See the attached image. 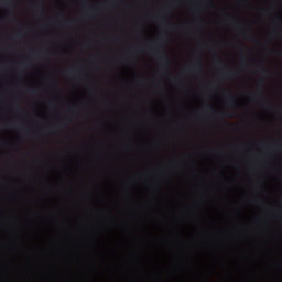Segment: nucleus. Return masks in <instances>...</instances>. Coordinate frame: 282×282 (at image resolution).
Instances as JSON below:
<instances>
[{
	"instance_id": "f257e3e1",
	"label": "nucleus",
	"mask_w": 282,
	"mask_h": 282,
	"mask_svg": "<svg viewBox=\"0 0 282 282\" xmlns=\"http://www.w3.org/2000/svg\"><path fill=\"white\" fill-rule=\"evenodd\" d=\"M197 68L202 69V61L200 59H197L195 62L194 67H193L194 72H196Z\"/></svg>"
},
{
	"instance_id": "f03ea898",
	"label": "nucleus",
	"mask_w": 282,
	"mask_h": 282,
	"mask_svg": "<svg viewBox=\"0 0 282 282\" xmlns=\"http://www.w3.org/2000/svg\"><path fill=\"white\" fill-rule=\"evenodd\" d=\"M226 78H234L235 77V72L229 70L228 73H225Z\"/></svg>"
},
{
	"instance_id": "7ed1b4c3",
	"label": "nucleus",
	"mask_w": 282,
	"mask_h": 282,
	"mask_svg": "<svg viewBox=\"0 0 282 282\" xmlns=\"http://www.w3.org/2000/svg\"><path fill=\"white\" fill-rule=\"evenodd\" d=\"M221 116H223V118H232L234 117L232 112H223Z\"/></svg>"
},
{
	"instance_id": "20e7f679",
	"label": "nucleus",
	"mask_w": 282,
	"mask_h": 282,
	"mask_svg": "<svg viewBox=\"0 0 282 282\" xmlns=\"http://www.w3.org/2000/svg\"><path fill=\"white\" fill-rule=\"evenodd\" d=\"M223 61H221V57H219V56H216V64L217 65H223Z\"/></svg>"
},
{
	"instance_id": "39448f33",
	"label": "nucleus",
	"mask_w": 282,
	"mask_h": 282,
	"mask_svg": "<svg viewBox=\"0 0 282 282\" xmlns=\"http://www.w3.org/2000/svg\"><path fill=\"white\" fill-rule=\"evenodd\" d=\"M160 61H165V63H169V59H166V55H160Z\"/></svg>"
},
{
	"instance_id": "423d86ee",
	"label": "nucleus",
	"mask_w": 282,
	"mask_h": 282,
	"mask_svg": "<svg viewBox=\"0 0 282 282\" xmlns=\"http://www.w3.org/2000/svg\"><path fill=\"white\" fill-rule=\"evenodd\" d=\"M228 96H229V98L231 99V100H230V104H231V105H235V97H232L231 94H228Z\"/></svg>"
},
{
	"instance_id": "0eeeda50",
	"label": "nucleus",
	"mask_w": 282,
	"mask_h": 282,
	"mask_svg": "<svg viewBox=\"0 0 282 282\" xmlns=\"http://www.w3.org/2000/svg\"><path fill=\"white\" fill-rule=\"evenodd\" d=\"M263 74H268V69L261 68V75L263 76Z\"/></svg>"
},
{
	"instance_id": "6e6552de",
	"label": "nucleus",
	"mask_w": 282,
	"mask_h": 282,
	"mask_svg": "<svg viewBox=\"0 0 282 282\" xmlns=\"http://www.w3.org/2000/svg\"><path fill=\"white\" fill-rule=\"evenodd\" d=\"M30 94H36V89H30Z\"/></svg>"
},
{
	"instance_id": "1a4fd4ad",
	"label": "nucleus",
	"mask_w": 282,
	"mask_h": 282,
	"mask_svg": "<svg viewBox=\"0 0 282 282\" xmlns=\"http://www.w3.org/2000/svg\"><path fill=\"white\" fill-rule=\"evenodd\" d=\"M242 36H245V37L248 36V32L243 31Z\"/></svg>"
},
{
	"instance_id": "9d476101",
	"label": "nucleus",
	"mask_w": 282,
	"mask_h": 282,
	"mask_svg": "<svg viewBox=\"0 0 282 282\" xmlns=\"http://www.w3.org/2000/svg\"><path fill=\"white\" fill-rule=\"evenodd\" d=\"M70 23H72V21H70V20H68V21L66 22V24H67V25H69Z\"/></svg>"
},
{
	"instance_id": "9b49d317",
	"label": "nucleus",
	"mask_w": 282,
	"mask_h": 282,
	"mask_svg": "<svg viewBox=\"0 0 282 282\" xmlns=\"http://www.w3.org/2000/svg\"><path fill=\"white\" fill-rule=\"evenodd\" d=\"M214 113H219V111H217V110H214Z\"/></svg>"
}]
</instances>
